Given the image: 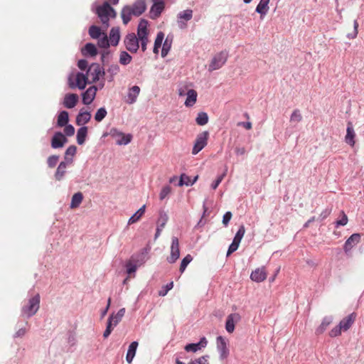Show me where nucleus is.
Masks as SVG:
<instances>
[{
	"label": "nucleus",
	"mask_w": 364,
	"mask_h": 364,
	"mask_svg": "<svg viewBox=\"0 0 364 364\" xmlns=\"http://www.w3.org/2000/svg\"><path fill=\"white\" fill-rule=\"evenodd\" d=\"M105 74V72L102 70L100 65L97 63H92L87 71V76L88 77V80L90 81L89 82H95L99 80L100 76Z\"/></svg>",
	"instance_id": "8"
},
{
	"label": "nucleus",
	"mask_w": 364,
	"mask_h": 364,
	"mask_svg": "<svg viewBox=\"0 0 364 364\" xmlns=\"http://www.w3.org/2000/svg\"><path fill=\"white\" fill-rule=\"evenodd\" d=\"M186 96L187 97L184 102L185 106L187 107H193L197 101V92L195 90L191 89L190 90H188V92H186Z\"/></svg>",
	"instance_id": "21"
},
{
	"label": "nucleus",
	"mask_w": 364,
	"mask_h": 364,
	"mask_svg": "<svg viewBox=\"0 0 364 364\" xmlns=\"http://www.w3.org/2000/svg\"><path fill=\"white\" fill-rule=\"evenodd\" d=\"M109 40L107 38V36L105 35L102 38H100L98 41V46L103 48H107L109 46Z\"/></svg>",
	"instance_id": "50"
},
{
	"label": "nucleus",
	"mask_w": 364,
	"mask_h": 364,
	"mask_svg": "<svg viewBox=\"0 0 364 364\" xmlns=\"http://www.w3.org/2000/svg\"><path fill=\"white\" fill-rule=\"evenodd\" d=\"M164 38V34L163 32L160 31L157 33V36H156V38L155 42H154V50H153V52L155 54L159 53V50L162 45Z\"/></svg>",
	"instance_id": "37"
},
{
	"label": "nucleus",
	"mask_w": 364,
	"mask_h": 364,
	"mask_svg": "<svg viewBox=\"0 0 364 364\" xmlns=\"http://www.w3.org/2000/svg\"><path fill=\"white\" fill-rule=\"evenodd\" d=\"M267 273L264 267L257 268L250 275V279L255 282H262L266 279Z\"/></svg>",
	"instance_id": "14"
},
{
	"label": "nucleus",
	"mask_w": 364,
	"mask_h": 364,
	"mask_svg": "<svg viewBox=\"0 0 364 364\" xmlns=\"http://www.w3.org/2000/svg\"><path fill=\"white\" fill-rule=\"evenodd\" d=\"M183 185H186V186L191 185V181H190L189 176H186L184 173L181 174V176L180 177L179 182H178L179 186H182Z\"/></svg>",
	"instance_id": "52"
},
{
	"label": "nucleus",
	"mask_w": 364,
	"mask_h": 364,
	"mask_svg": "<svg viewBox=\"0 0 364 364\" xmlns=\"http://www.w3.org/2000/svg\"><path fill=\"white\" fill-rule=\"evenodd\" d=\"M67 165L68 163L65 161H62L58 165L55 173V178L57 181H60L63 178L65 173H66Z\"/></svg>",
	"instance_id": "29"
},
{
	"label": "nucleus",
	"mask_w": 364,
	"mask_h": 364,
	"mask_svg": "<svg viewBox=\"0 0 364 364\" xmlns=\"http://www.w3.org/2000/svg\"><path fill=\"white\" fill-rule=\"evenodd\" d=\"M333 322V317L332 316H325L321 323L319 325V326L316 330V333L318 335H321L325 332V331L327 329V328Z\"/></svg>",
	"instance_id": "24"
},
{
	"label": "nucleus",
	"mask_w": 364,
	"mask_h": 364,
	"mask_svg": "<svg viewBox=\"0 0 364 364\" xmlns=\"http://www.w3.org/2000/svg\"><path fill=\"white\" fill-rule=\"evenodd\" d=\"M97 92V87L95 86L90 87L85 92L82 93V102L88 105L94 100Z\"/></svg>",
	"instance_id": "15"
},
{
	"label": "nucleus",
	"mask_w": 364,
	"mask_h": 364,
	"mask_svg": "<svg viewBox=\"0 0 364 364\" xmlns=\"http://www.w3.org/2000/svg\"><path fill=\"white\" fill-rule=\"evenodd\" d=\"M59 159V156L56 155H52L48 158L47 164L50 168H53L56 166Z\"/></svg>",
	"instance_id": "49"
},
{
	"label": "nucleus",
	"mask_w": 364,
	"mask_h": 364,
	"mask_svg": "<svg viewBox=\"0 0 364 364\" xmlns=\"http://www.w3.org/2000/svg\"><path fill=\"white\" fill-rule=\"evenodd\" d=\"M353 27H354L353 33V34H348V38L353 39V38H355L357 37V35H358V23L357 20L354 21V22H353Z\"/></svg>",
	"instance_id": "57"
},
{
	"label": "nucleus",
	"mask_w": 364,
	"mask_h": 364,
	"mask_svg": "<svg viewBox=\"0 0 364 364\" xmlns=\"http://www.w3.org/2000/svg\"><path fill=\"white\" fill-rule=\"evenodd\" d=\"M200 347L198 345V343H191L188 344L185 347V350L188 352L192 351V352H196L198 350H200Z\"/></svg>",
	"instance_id": "55"
},
{
	"label": "nucleus",
	"mask_w": 364,
	"mask_h": 364,
	"mask_svg": "<svg viewBox=\"0 0 364 364\" xmlns=\"http://www.w3.org/2000/svg\"><path fill=\"white\" fill-rule=\"evenodd\" d=\"M240 316L238 314H230L226 320L225 329L228 333H232L235 330V323L239 322Z\"/></svg>",
	"instance_id": "16"
},
{
	"label": "nucleus",
	"mask_w": 364,
	"mask_h": 364,
	"mask_svg": "<svg viewBox=\"0 0 364 364\" xmlns=\"http://www.w3.org/2000/svg\"><path fill=\"white\" fill-rule=\"evenodd\" d=\"M89 34L92 38H99L101 35V29L98 26H92L89 28Z\"/></svg>",
	"instance_id": "41"
},
{
	"label": "nucleus",
	"mask_w": 364,
	"mask_h": 364,
	"mask_svg": "<svg viewBox=\"0 0 364 364\" xmlns=\"http://www.w3.org/2000/svg\"><path fill=\"white\" fill-rule=\"evenodd\" d=\"M208 137L209 132L208 131L202 132L197 135L192 149V154L193 155L197 154L207 145Z\"/></svg>",
	"instance_id": "6"
},
{
	"label": "nucleus",
	"mask_w": 364,
	"mask_h": 364,
	"mask_svg": "<svg viewBox=\"0 0 364 364\" xmlns=\"http://www.w3.org/2000/svg\"><path fill=\"white\" fill-rule=\"evenodd\" d=\"M119 67L117 65H112L107 70L108 73H110L112 75L118 73Z\"/></svg>",
	"instance_id": "60"
},
{
	"label": "nucleus",
	"mask_w": 364,
	"mask_h": 364,
	"mask_svg": "<svg viewBox=\"0 0 364 364\" xmlns=\"http://www.w3.org/2000/svg\"><path fill=\"white\" fill-rule=\"evenodd\" d=\"M173 43V37L172 36H167L165 39L163 46H162V50H161V56L165 57L168 53L169 50L171 48Z\"/></svg>",
	"instance_id": "31"
},
{
	"label": "nucleus",
	"mask_w": 364,
	"mask_h": 364,
	"mask_svg": "<svg viewBox=\"0 0 364 364\" xmlns=\"http://www.w3.org/2000/svg\"><path fill=\"white\" fill-rule=\"evenodd\" d=\"M302 120V115L299 111V109H294L291 114L290 122L298 123Z\"/></svg>",
	"instance_id": "43"
},
{
	"label": "nucleus",
	"mask_w": 364,
	"mask_h": 364,
	"mask_svg": "<svg viewBox=\"0 0 364 364\" xmlns=\"http://www.w3.org/2000/svg\"><path fill=\"white\" fill-rule=\"evenodd\" d=\"M125 314V309H121L116 314H112L107 321V328L103 333L105 338H107L113 331L114 328L119 323Z\"/></svg>",
	"instance_id": "5"
},
{
	"label": "nucleus",
	"mask_w": 364,
	"mask_h": 364,
	"mask_svg": "<svg viewBox=\"0 0 364 364\" xmlns=\"http://www.w3.org/2000/svg\"><path fill=\"white\" fill-rule=\"evenodd\" d=\"M180 256L179 241L178 237H173L171 239V255L167 257L169 263H174Z\"/></svg>",
	"instance_id": "10"
},
{
	"label": "nucleus",
	"mask_w": 364,
	"mask_h": 364,
	"mask_svg": "<svg viewBox=\"0 0 364 364\" xmlns=\"http://www.w3.org/2000/svg\"><path fill=\"white\" fill-rule=\"evenodd\" d=\"M227 54L223 52L215 55L209 65V70L220 68L227 61Z\"/></svg>",
	"instance_id": "11"
},
{
	"label": "nucleus",
	"mask_w": 364,
	"mask_h": 364,
	"mask_svg": "<svg viewBox=\"0 0 364 364\" xmlns=\"http://www.w3.org/2000/svg\"><path fill=\"white\" fill-rule=\"evenodd\" d=\"M218 348L220 352V356L223 358H225L229 353L228 348L227 347L226 342L222 336H218L217 338Z\"/></svg>",
	"instance_id": "23"
},
{
	"label": "nucleus",
	"mask_w": 364,
	"mask_h": 364,
	"mask_svg": "<svg viewBox=\"0 0 364 364\" xmlns=\"http://www.w3.org/2000/svg\"><path fill=\"white\" fill-rule=\"evenodd\" d=\"M145 205L141 207L129 220V224H133L136 223L141 216L144 214L145 212Z\"/></svg>",
	"instance_id": "38"
},
{
	"label": "nucleus",
	"mask_w": 364,
	"mask_h": 364,
	"mask_svg": "<svg viewBox=\"0 0 364 364\" xmlns=\"http://www.w3.org/2000/svg\"><path fill=\"white\" fill-rule=\"evenodd\" d=\"M68 112L66 111L60 112L58 117V126L60 127L65 126L68 124Z\"/></svg>",
	"instance_id": "36"
},
{
	"label": "nucleus",
	"mask_w": 364,
	"mask_h": 364,
	"mask_svg": "<svg viewBox=\"0 0 364 364\" xmlns=\"http://www.w3.org/2000/svg\"><path fill=\"white\" fill-rule=\"evenodd\" d=\"M360 235L359 234H353L345 242L344 249L347 252L350 250L354 245L360 242Z\"/></svg>",
	"instance_id": "25"
},
{
	"label": "nucleus",
	"mask_w": 364,
	"mask_h": 364,
	"mask_svg": "<svg viewBox=\"0 0 364 364\" xmlns=\"http://www.w3.org/2000/svg\"><path fill=\"white\" fill-rule=\"evenodd\" d=\"M109 134L116 139V143L118 145H126L129 144L132 139V136L131 134H124L116 128H112Z\"/></svg>",
	"instance_id": "7"
},
{
	"label": "nucleus",
	"mask_w": 364,
	"mask_h": 364,
	"mask_svg": "<svg viewBox=\"0 0 364 364\" xmlns=\"http://www.w3.org/2000/svg\"><path fill=\"white\" fill-rule=\"evenodd\" d=\"M40 295L36 294L34 296L31 298L26 304L22 307L23 315L31 317L36 314L40 307Z\"/></svg>",
	"instance_id": "4"
},
{
	"label": "nucleus",
	"mask_w": 364,
	"mask_h": 364,
	"mask_svg": "<svg viewBox=\"0 0 364 364\" xmlns=\"http://www.w3.org/2000/svg\"><path fill=\"white\" fill-rule=\"evenodd\" d=\"M78 99L77 94H67L64 97L63 105L68 109L73 108L77 105Z\"/></svg>",
	"instance_id": "20"
},
{
	"label": "nucleus",
	"mask_w": 364,
	"mask_h": 364,
	"mask_svg": "<svg viewBox=\"0 0 364 364\" xmlns=\"http://www.w3.org/2000/svg\"><path fill=\"white\" fill-rule=\"evenodd\" d=\"M206 357L207 356H202L189 364H206L208 362Z\"/></svg>",
	"instance_id": "61"
},
{
	"label": "nucleus",
	"mask_w": 364,
	"mask_h": 364,
	"mask_svg": "<svg viewBox=\"0 0 364 364\" xmlns=\"http://www.w3.org/2000/svg\"><path fill=\"white\" fill-rule=\"evenodd\" d=\"M355 133L353 129V125L351 122L347 123L346 135L345 136V141L350 146H354Z\"/></svg>",
	"instance_id": "17"
},
{
	"label": "nucleus",
	"mask_w": 364,
	"mask_h": 364,
	"mask_svg": "<svg viewBox=\"0 0 364 364\" xmlns=\"http://www.w3.org/2000/svg\"><path fill=\"white\" fill-rule=\"evenodd\" d=\"M225 176V173H223L222 175L218 177V178L212 183L211 187L213 189H216L219 184L223 181L224 176Z\"/></svg>",
	"instance_id": "58"
},
{
	"label": "nucleus",
	"mask_w": 364,
	"mask_h": 364,
	"mask_svg": "<svg viewBox=\"0 0 364 364\" xmlns=\"http://www.w3.org/2000/svg\"><path fill=\"white\" fill-rule=\"evenodd\" d=\"M232 218V213L230 211L225 213L223 218V223L225 226H227Z\"/></svg>",
	"instance_id": "59"
},
{
	"label": "nucleus",
	"mask_w": 364,
	"mask_h": 364,
	"mask_svg": "<svg viewBox=\"0 0 364 364\" xmlns=\"http://www.w3.org/2000/svg\"><path fill=\"white\" fill-rule=\"evenodd\" d=\"M132 56L126 51H122L119 55V63L123 65L129 64L132 61Z\"/></svg>",
	"instance_id": "39"
},
{
	"label": "nucleus",
	"mask_w": 364,
	"mask_h": 364,
	"mask_svg": "<svg viewBox=\"0 0 364 364\" xmlns=\"http://www.w3.org/2000/svg\"><path fill=\"white\" fill-rule=\"evenodd\" d=\"M148 21L141 19L139 23L137 28V36L135 33H132L126 36L124 43L126 48L131 53H136L139 48V42L141 43V50L144 52L146 49V45L149 42L147 29Z\"/></svg>",
	"instance_id": "1"
},
{
	"label": "nucleus",
	"mask_w": 364,
	"mask_h": 364,
	"mask_svg": "<svg viewBox=\"0 0 364 364\" xmlns=\"http://www.w3.org/2000/svg\"><path fill=\"white\" fill-rule=\"evenodd\" d=\"M270 0H260L259 3L256 7V12L261 15V18L265 16L269 10V3Z\"/></svg>",
	"instance_id": "27"
},
{
	"label": "nucleus",
	"mask_w": 364,
	"mask_h": 364,
	"mask_svg": "<svg viewBox=\"0 0 364 364\" xmlns=\"http://www.w3.org/2000/svg\"><path fill=\"white\" fill-rule=\"evenodd\" d=\"M131 10L134 16H139L141 15L146 9V2L144 0H136L132 6Z\"/></svg>",
	"instance_id": "18"
},
{
	"label": "nucleus",
	"mask_w": 364,
	"mask_h": 364,
	"mask_svg": "<svg viewBox=\"0 0 364 364\" xmlns=\"http://www.w3.org/2000/svg\"><path fill=\"white\" fill-rule=\"evenodd\" d=\"M235 151L237 155H244L246 153V149L244 146H237Z\"/></svg>",
	"instance_id": "64"
},
{
	"label": "nucleus",
	"mask_w": 364,
	"mask_h": 364,
	"mask_svg": "<svg viewBox=\"0 0 364 364\" xmlns=\"http://www.w3.org/2000/svg\"><path fill=\"white\" fill-rule=\"evenodd\" d=\"M127 272L129 274H132L136 271L137 265L132 263V260H129L126 264Z\"/></svg>",
	"instance_id": "51"
},
{
	"label": "nucleus",
	"mask_w": 364,
	"mask_h": 364,
	"mask_svg": "<svg viewBox=\"0 0 364 364\" xmlns=\"http://www.w3.org/2000/svg\"><path fill=\"white\" fill-rule=\"evenodd\" d=\"M64 132L65 134V135L68 136H73L74 134H75V128L73 127V126L69 124V125H65V127L64 129Z\"/></svg>",
	"instance_id": "56"
},
{
	"label": "nucleus",
	"mask_w": 364,
	"mask_h": 364,
	"mask_svg": "<svg viewBox=\"0 0 364 364\" xmlns=\"http://www.w3.org/2000/svg\"><path fill=\"white\" fill-rule=\"evenodd\" d=\"M357 314L355 312H353L348 316L344 317L340 321L338 325L336 326L329 331V336L331 338L338 337L341 335L342 331H347L354 323Z\"/></svg>",
	"instance_id": "2"
},
{
	"label": "nucleus",
	"mask_w": 364,
	"mask_h": 364,
	"mask_svg": "<svg viewBox=\"0 0 364 364\" xmlns=\"http://www.w3.org/2000/svg\"><path fill=\"white\" fill-rule=\"evenodd\" d=\"M171 192V187L170 186H165L162 188L160 193L159 198L160 200H164L166 197H167Z\"/></svg>",
	"instance_id": "47"
},
{
	"label": "nucleus",
	"mask_w": 364,
	"mask_h": 364,
	"mask_svg": "<svg viewBox=\"0 0 364 364\" xmlns=\"http://www.w3.org/2000/svg\"><path fill=\"white\" fill-rule=\"evenodd\" d=\"M341 218L336 221L337 226H339V225L343 226L348 223V219L347 215L344 213V211H341Z\"/></svg>",
	"instance_id": "53"
},
{
	"label": "nucleus",
	"mask_w": 364,
	"mask_h": 364,
	"mask_svg": "<svg viewBox=\"0 0 364 364\" xmlns=\"http://www.w3.org/2000/svg\"><path fill=\"white\" fill-rule=\"evenodd\" d=\"M76 151H77V147L74 145H72V146H70L65 151V159L68 161L70 163L72 162V159H70V161L68 160V157L70 156L71 157H73V156L75 155L76 154Z\"/></svg>",
	"instance_id": "45"
},
{
	"label": "nucleus",
	"mask_w": 364,
	"mask_h": 364,
	"mask_svg": "<svg viewBox=\"0 0 364 364\" xmlns=\"http://www.w3.org/2000/svg\"><path fill=\"white\" fill-rule=\"evenodd\" d=\"M83 199V196L81 192L75 193L71 200L70 208H76L79 207Z\"/></svg>",
	"instance_id": "34"
},
{
	"label": "nucleus",
	"mask_w": 364,
	"mask_h": 364,
	"mask_svg": "<svg viewBox=\"0 0 364 364\" xmlns=\"http://www.w3.org/2000/svg\"><path fill=\"white\" fill-rule=\"evenodd\" d=\"M193 257L191 255H187L181 261L179 270L181 273H183L188 264L192 261Z\"/></svg>",
	"instance_id": "44"
},
{
	"label": "nucleus",
	"mask_w": 364,
	"mask_h": 364,
	"mask_svg": "<svg viewBox=\"0 0 364 364\" xmlns=\"http://www.w3.org/2000/svg\"><path fill=\"white\" fill-rule=\"evenodd\" d=\"M196 122L197 124L200 126H203L206 124L208 122V116L207 113L203 112L198 113L196 119Z\"/></svg>",
	"instance_id": "40"
},
{
	"label": "nucleus",
	"mask_w": 364,
	"mask_h": 364,
	"mask_svg": "<svg viewBox=\"0 0 364 364\" xmlns=\"http://www.w3.org/2000/svg\"><path fill=\"white\" fill-rule=\"evenodd\" d=\"M193 17V11L191 9H186L178 13V23L180 28L183 29L186 28L187 24L184 21H190Z\"/></svg>",
	"instance_id": "12"
},
{
	"label": "nucleus",
	"mask_w": 364,
	"mask_h": 364,
	"mask_svg": "<svg viewBox=\"0 0 364 364\" xmlns=\"http://www.w3.org/2000/svg\"><path fill=\"white\" fill-rule=\"evenodd\" d=\"M96 14L105 28L109 26V18H115L117 15L116 11L108 2H105L102 5L97 6Z\"/></svg>",
	"instance_id": "3"
},
{
	"label": "nucleus",
	"mask_w": 364,
	"mask_h": 364,
	"mask_svg": "<svg viewBox=\"0 0 364 364\" xmlns=\"http://www.w3.org/2000/svg\"><path fill=\"white\" fill-rule=\"evenodd\" d=\"M149 14L152 19H156L160 16L161 14L165 8V3L153 2Z\"/></svg>",
	"instance_id": "19"
},
{
	"label": "nucleus",
	"mask_w": 364,
	"mask_h": 364,
	"mask_svg": "<svg viewBox=\"0 0 364 364\" xmlns=\"http://www.w3.org/2000/svg\"><path fill=\"white\" fill-rule=\"evenodd\" d=\"M191 85H192L191 84H188V83H184V84L180 85L178 86V95L180 97L186 95V92H188V90H191V88H190L191 87Z\"/></svg>",
	"instance_id": "42"
},
{
	"label": "nucleus",
	"mask_w": 364,
	"mask_h": 364,
	"mask_svg": "<svg viewBox=\"0 0 364 364\" xmlns=\"http://www.w3.org/2000/svg\"><path fill=\"white\" fill-rule=\"evenodd\" d=\"M68 142L67 138L61 132H56L51 139V146L53 149L62 148Z\"/></svg>",
	"instance_id": "13"
},
{
	"label": "nucleus",
	"mask_w": 364,
	"mask_h": 364,
	"mask_svg": "<svg viewBox=\"0 0 364 364\" xmlns=\"http://www.w3.org/2000/svg\"><path fill=\"white\" fill-rule=\"evenodd\" d=\"M91 118V114L88 112H80L77 116L76 122L78 125H83L87 123Z\"/></svg>",
	"instance_id": "33"
},
{
	"label": "nucleus",
	"mask_w": 364,
	"mask_h": 364,
	"mask_svg": "<svg viewBox=\"0 0 364 364\" xmlns=\"http://www.w3.org/2000/svg\"><path fill=\"white\" fill-rule=\"evenodd\" d=\"M120 38L119 28H112L109 33V41L112 46H117Z\"/></svg>",
	"instance_id": "32"
},
{
	"label": "nucleus",
	"mask_w": 364,
	"mask_h": 364,
	"mask_svg": "<svg viewBox=\"0 0 364 364\" xmlns=\"http://www.w3.org/2000/svg\"><path fill=\"white\" fill-rule=\"evenodd\" d=\"M75 82L74 83L73 81H72V77L70 76L69 77V85L71 88H74V87H78L80 90H83L87 82H88V77L85 75H84L83 73H77L75 75Z\"/></svg>",
	"instance_id": "9"
},
{
	"label": "nucleus",
	"mask_w": 364,
	"mask_h": 364,
	"mask_svg": "<svg viewBox=\"0 0 364 364\" xmlns=\"http://www.w3.org/2000/svg\"><path fill=\"white\" fill-rule=\"evenodd\" d=\"M238 127H243L245 129L250 130L252 129V123L250 122H238L237 123Z\"/></svg>",
	"instance_id": "63"
},
{
	"label": "nucleus",
	"mask_w": 364,
	"mask_h": 364,
	"mask_svg": "<svg viewBox=\"0 0 364 364\" xmlns=\"http://www.w3.org/2000/svg\"><path fill=\"white\" fill-rule=\"evenodd\" d=\"M245 228L244 225H241L240 227L239 230H237L233 240L240 243L241 240L242 239V237L245 235Z\"/></svg>",
	"instance_id": "48"
},
{
	"label": "nucleus",
	"mask_w": 364,
	"mask_h": 364,
	"mask_svg": "<svg viewBox=\"0 0 364 364\" xmlns=\"http://www.w3.org/2000/svg\"><path fill=\"white\" fill-rule=\"evenodd\" d=\"M138 345L139 343L137 341H133L130 343L126 355V360L128 363H131L132 362L135 356Z\"/></svg>",
	"instance_id": "26"
},
{
	"label": "nucleus",
	"mask_w": 364,
	"mask_h": 364,
	"mask_svg": "<svg viewBox=\"0 0 364 364\" xmlns=\"http://www.w3.org/2000/svg\"><path fill=\"white\" fill-rule=\"evenodd\" d=\"M132 15L133 13L131 10L130 6H126L122 9L121 12V16L124 24L126 25L130 21Z\"/></svg>",
	"instance_id": "30"
},
{
	"label": "nucleus",
	"mask_w": 364,
	"mask_h": 364,
	"mask_svg": "<svg viewBox=\"0 0 364 364\" xmlns=\"http://www.w3.org/2000/svg\"><path fill=\"white\" fill-rule=\"evenodd\" d=\"M82 53L84 55H90L92 57H94V56L97 55V50L96 46L94 44H92L91 43H88L85 44L84 48L82 49Z\"/></svg>",
	"instance_id": "28"
},
{
	"label": "nucleus",
	"mask_w": 364,
	"mask_h": 364,
	"mask_svg": "<svg viewBox=\"0 0 364 364\" xmlns=\"http://www.w3.org/2000/svg\"><path fill=\"white\" fill-rule=\"evenodd\" d=\"M77 66L80 70H84L87 67V61L86 60H80L77 63Z\"/></svg>",
	"instance_id": "62"
},
{
	"label": "nucleus",
	"mask_w": 364,
	"mask_h": 364,
	"mask_svg": "<svg viewBox=\"0 0 364 364\" xmlns=\"http://www.w3.org/2000/svg\"><path fill=\"white\" fill-rule=\"evenodd\" d=\"M107 112L105 108L101 107L100 108L95 115V119L100 122H101L107 115Z\"/></svg>",
	"instance_id": "46"
},
{
	"label": "nucleus",
	"mask_w": 364,
	"mask_h": 364,
	"mask_svg": "<svg viewBox=\"0 0 364 364\" xmlns=\"http://www.w3.org/2000/svg\"><path fill=\"white\" fill-rule=\"evenodd\" d=\"M140 92V87L137 85H134L129 90L127 102L129 104H133L136 101L137 97Z\"/></svg>",
	"instance_id": "22"
},
{
	"label": "nucleus",
	"mask_w": 364,
	"mask_h": 364,
	"mask_svg": "<svg viewBox=\"0 0 364 364\" xmlns=\"http://www.w3.org/2000/svg\"><path fill=\"white\" fill-rule=\"evenodd\" d=\"M239 245H240L239 242L233 240L232 242L231 243V245H230L229 248H228V252H227V256H229L232 252L236 251L237 250Z\"/></svg>",
	"instance_id": "54"
},
{
	"label": "nucleus",
	"mask_w": 364,
	"mask_h": 364,
	"mask_svg": "<svg viewBox=\"0 0 364 364\" xmlns=\"http://www.w3.org/2000/svg\"><path fill=\"white\" fill-rule=\"evenodd\" d=\"M87 134V128L82 127L77 130V141L78 144L82 145L84 144Z\"/></svg>",
	"instance_id": "35"
}]
</instances>
